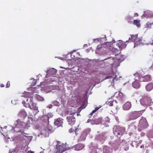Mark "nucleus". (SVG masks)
<instances>
[{"label":"nucleus","mask_w":153,"mask_h":153,"mask_svg":"<svg viewBox=\"0 0 153 153\" xmlns=\"http://www.w3.org/2000/svg\"><path fill=\"white\" fill-rule=\"evenodd\" d=\"M18 115L23 117H25L27 115L26 113L24 110L21 111L18 113Z\"/></svg>","instance_id":"obj_19"},{"label":"nucleus","mask_w":153,"mask_h":153,"mask_svg":"<svg viewBox=\"0 0 153 153\" xmlns=\"http://www.w3.org/2000/svg\"><path fill=\"white\" fill-rule=\"evenodd\" d=\"M90 118H91V117L90 116H89V117Z\"/></svg>","instance_id":"obj_55"},{"label":"nucleus","mask_w":153,"mask_h":153,"mask_svg":"<svg viewBox=\"0 0 153 153\" xmlns=\"http://www.w3.org/2000/svg\"><path fill=\"white\" fill-rule=\"evenodd\" d=\"M74 132L76 135H77L80 133L79 129L78 128H74Z\"/></svg>","instance_id":"obj_27"},{"label":"nucleus","mask_w":153,"mask_h":153,"mask_svg":"<svg viewBox=\"0 0 153 153\" xmlns=\"http://www.w3.org/2000/svg\"><path fill=\"white\" fill-rule=\"evenodd\" d=\"M36 98L38 100L40 101H43L44 100L43 97L38 94L36 95Z\"/></svg>","instance_id":"obj_22"},{"label":"nucleus","mask_w":153,"mask_h":153,"mask_svg":"<svg viewBox=\"0 0 153 153\" xmlns=\"http://www.w3.org/2000/svg\"><path fill=\"white\" fill-rule=\"evenodd\" d=\"M116 77L117 76L113 73L111 74V76H107L106 79H110L114 78L113 79V82H114V80H117V78Z\"/></svg>","instance_id":"obj_18"},{"label":"nucleus","mask_w":153,"mask_h":153,"mask_svg":"<svg viewBox=\"0 0 153 153\" xmlns=\"http://www.w3.org/2000/svg\"><path fill=\"white\" fill-rule=\"evenodd\" d=\"M152 43L153 44V42H152Z\"/></svg>","instance_id":"obj_56"},{"label":"nucleus","mask_w":153,"mask_h":153,"mask_svg":"<svg viewBox=\"0 0 153 153\" xmlns=\"http://www.w3.org/2000/svg\"><path fill=\"white\" fill-rule=\"evenodd\" d=\"M33 97H30L27 99L26 101L29 106L31 104V106H30V108L34 110V115H35L39 111L38 110V107L36 106V103H33Z\"/></svg>","instance_id":"obj_2"},{"label":"nucleus","mask_w":153,"mask_h":153,"mask_svg":"<svg viewBox=\"0 0 153 153\" xmlns=\"http://www.w3.org/2000/svg\"><path fill=\"white\" fill-rule=\"evenodd\" d=\"M149 134H148V136H149Z\"/></svg>","instance_id":"obj_53"},{"label":"nucleus","mask_w":153,"mask_h":153,"mask_svg":"<svg viewBox=\"0 0 153 153\" xmlns=\"http://www.w3.org/2000/svg\"><path fill=\"white\" fill-rule=\"evenodd\" d=\"M90 121H91V124H93L94 123V124H97V123H96V122H97L96 120H91L90 119H88V123Z\"/></svg>","instance_id":"obj_24"},{"label":"nucleus","mask_w":153,"mask_h":153,"mask_svg":"<svg viewBox=\"0 0 153 153\" xmlns=\"http://www.w3.org/2000/svg\"><path fill=\"white\" fill-rule=\"evenodd\" d=\"M136 79L132 83L133 87L136 89H138L140 88V84L139 83L138 80H137L138 77H136Z\"/></svg>","instance_id":"obj_13"},{"label":"nucleus","mask_w":153,"mask_h":153,"mask_svg":"<svg viewBox=\"0 0 153 153\" xmlns=\"http://www.w3.org/2000/svg\"><path fill=\"white\" fill-rule=\"evenodd\" d=\"M74 131V128H70L69 130V132L70 133H71Z\"/></svg>","instance_id":"obj_33"},{"label":"nucleus","mask_w":153,"mask_h":153,"mask_svg":"<svg viewBox=\"0 0 153 153\" xmlns=\"http://www.w3.org/2000/svg\"><path fill=\"white\" fill-rule=\"evenodd\" d=\"M49 72H53V71H51V70H49ZM54 72L53 74H52V75H55L56 73H55V71H54Z\"/></svg>","instance_id":"obj_38"},{"label":"nucleus","mask_w":153,"mask_h":153,"mask_svg":"<svg viewBox=\"0 0 153 153\" xmlns=\"http://www.w3.org/2000/svg\"><path fill=\"white\" fill-rule=\"evenodd\" d=\"M151 100L148 97L144 96L140 100L141 104L143 106H149L151 104Z\"/></svg>","instance_id":"obj_6"},{"label":"nucleus","mask_w":153,"mask_h":153,"mask_svg":"<svg viewBox=\"0 0 153 153\" xmlns=\"http://www.w3.org/2000/svg\"><path fill=\"white\" fill-rule=\"evenodd\" d=\"M131 106V102H127L123 105V108L124 110H129Z\"/></svg>","instance_id":"obj_15"},{"label":"nucleus","mask_w":153,"mask_h":153,"mask_svg":"<svg viewBox=\"0 0 153 153\" xmlns=\"http://www.w3.org/2000/svg\"><path fill=\"white\" fill-rule=\"evenodd\" d=\"M114 52L115 55H117L120 53L119 51L117 49L115 48L114 51Z\"/></svg>","instance_id":"obj_28"},{"label":"nucleus","mask_w":153,"mask_h":153,"mask_svg":"<svg viewBox=\"0 0 153 153\" xmlns=\"http://www.w3.org/2000/svg\"><path fill=\"white\" fill-rule=\"evenodd\" d=\"M52 103L54 105L56 106H59L60 105V104L59 102L57 101H53Z\"/></svg>","instance_id":"obj_25"},{"label":"nucleus","mask_w":153,"mask_h":153,"mask_svg":"<svg viewBox=\"0 0 153 153\" xmlns=\"http://www.w3.org/2000/svg\"><path fill=\"white\" fill-rule=\"evenodd\" d=\"M148 126V124L146 118L143 117L139 120L138 130L139 131H141L146 128Z\"/></svg>","instance_id":"obj_3"},{"label":"nucleus","mask_w":153,"mask_h":153,"mask_svg":"<svg viewBox=\"0 0 153 153\" xmlns=\"http://www.w3.org/2000/svg\"><path fill=\"white\" fill-rule=\"evenodd\" d=\"M99 108L96 107L95 108V109L96 110V111L97 110L99 109Z\"/></svg>","instance_id":"obj_45"},{"label":"nucleus","mask_w":153,"mask_h":153,"mask_svg":"<svg viewBox=\"0 0 153 153\" xmlns=\"http://www.w3.org/2000/svg\"><path fill=\"white\" fill-rule=\"evenodd\" d=\"M17 129H18V128L17 129V131H19L20 130V131H22L20 129H19V130H18Z\"/></svg>","instance_id":"obj_50"},{"label":"nucleus","mask_w":153,"mask_h":153,"mask_svg":"<svg viewBox=\"0 0 153 153\" xmlns=\"http://www.w3.org/2000/svg\"><path fill=\"white\" fill-rule=\"evenodd\" d=\"M128 149V147H125V150L126 151Z\"/></svg>","instance_id":"obj_39"},{"label":"nucleus","mask_w":153,"mask_h":153,"mask_svg":"<svg viewBox=\"0 0 153 153\" xmlns=\"http://www.w3.org/2000/svg\"><path fill=\"white\" fill-rule=\"evenodd\" d=\"M140 148H144V145H142L140 146Z\"/></svg>","instance_id":"obj_40"},{"label":"nucleus","mask_w":153,"mask_h":153,"mask_svg":"<svg viewBox=\"0 0 153 153\" xmlns=\"http://www.w3.org/2000/svg\"><path fill=\"white\" fill-rule=\"evenodd\" d=\"M24 134L23 133V134H22V135H24L25 137H28V136H27V135H28V134Z\"/></svg>","instance_id":"obj_37"},{"label":"nucleus","mask_w":153,"mask_h":153,"mask_svg":"<svg viewBox=\"0 0 153 153\" xmlns=\"http://www.w3.org/2000/svg\"><path fill=\"white\" fill-rule=\"evenodd\" d=\"M16 126H15L14 128V131L16 132H20L21 133V134H27V133H25L24 131H21L20 130L19 131H17V129L18 127L20 128H22L26 126L25 123L23 121H22L20 119L18 120L16 123Z\"/></svg>","instance_id":"obj_4"},{"label":"nucleus","mask_w":153,"mask_h":153,"mask_svg":"<svg viewBox=\"0 0 153 153\" xmlns=\"http://www.w3.org/2000/svg\"><path fill=\"white\" fill-rule=\"evenodd\" d=\"M113 101H110L108 102V105L110 106H112L113 105Z\"/></svg>","instance_id":"obj_31"},{"label":"nucleus","mask_w":153,"mask_h":153,"mask_svg":"<svg viewBox=\"0 0 153 153\" xmlns=\"http://www.w3.org/2000/svg\"><path fill=\"white\" fill-rule=\"evenodd\" d=\"M27 153H33V152L29 151Z\"/></svg>","instance_id":"obj_46"},{"label":"nucleus","mask_w":153,"mask_h":153,"mask_svg":"<svg viewBox=\"0 0 153 153\" xmlns=\"http://www.w3.org/2000/svg\"><path fill=\"white\" fill-rule=\"evenodd\" d=\"M147 12L145 11L144 13V14L142 16V18H144L145 17H146L147 16L148 17L149 16V15L146 13Z\"/></svg>","instance_id":"obj_26"},{"label":"nucleus","mask_w":153,"mask_h":153,"mask_svg":"<svg viewBox=\"0 0 153 153\" xmlns=\"http://www.w3.org/2000/svg\"><path fill=\"white\" fill-rule=\"evenodd\" d=\"M52 105H49L48 106V108H52Z\"/></svg>","instance_id":"obj_36"},{"label":"nucleus","mask_w":153,"mask_h":153,"mask_svg":"<svg viewBox=\"0 0 153 153\" xmlns=\"http://www.w3.org/2000/svg\"><path fill=\"white\" fill-rule=\"evenodd\" d=\"M63 123L62 120L60 118H58L55 120L54 124L57 127H59L62 125Z\"/></svg>","instance_id":"obj_14"},{"label":"nucleus","mask_w":153,"mask_h":153,"mask_svg":"<svg viewBox=\"0 0 153 153\" xmlns=\"http://www.w3.org/2000/svg\"><path fill=\"white\" fill-rule=\"evenodd\" d=\"M90 153H93L92 152H91Z\"/></svg>","instance_id":"obj_54"},{"label":"nucleus","mask_w":153,"mask_h":153,"mask_svg":"<svg viewBox=\"0 0 153 153\" xmlns=\"http://www.w3.org/2000/svg\"><path fill=\"white\" fill-rule=\"evenodd\" d=\"M116 95L117 98L120 99H122L123 96V94L120 92H119L117 93L116 94Z\"/></svg>","instance_id":"obj_20"},{"label":"nucleus","mask_w":153,"mask_h":153,"mask_svg":"<svg viewBox=\"0 0 153 153\" xmlns=\"http://www.w3.org/2000/svg\"><path fill=\"white\" fill-rule=\"evenodd\" d=\"M30 94V93H29V92H27V94Z\"/></svg>","instance_id":"obj_52"},{"label":"nucleus","mask_w":153,"mask_h":153,"mask_svg":"<svg viewBox=\"0 0 153 153\" xmlns=\"http://www.w3.org/2000/svg\"><path fill=\"white\" fill-rule=\"evenodd\" d=\"M134 126V128L136 129V126L134 125V123H131L130 125V126Z\"/></svg>","instance_id":"obj_34"},{"label":"nucleus","mask_w":153,"mask_h":153,"mask_svg":"<svg viewBox=\"0 0 153 153\" xmlns=\"http://www.w3.org/2000/svg\"><path fill=\"white\" fill-rule=\"evenodd\" d=\"M36 84V82H35V83H34L33 84V85H35Z\"/></svg>","instance_id":"obj_51"},{"label":"nucleus","mask_w":153,"mask_h":153,"mask_svg":"<svg viewBox=\"0 0 153 153\" xmlns=\"http://www.w3.org/2000/svg\"><path fill=\"white\" fill-rule=\"evenodd\" d=\"M96 110L94 109V110H93L92 112H91L93 114L95 112H96Z\"/></svg>","instance_id":"obj_42"},{"label":"nucleus","mask_w":153,"mask_h":153,"mask_svg":"<svg viewBox=\"0 0 153 153\" xmlns=\"http://www.w3.org/2000/svg\"><path fill=\"white\" fill-rule=\"evenodd\" d=\"M91 131V130L90 128H88L82 132V135H81L80 137L81 139L82 140H84L85 139L87 135L88 134H89Z\"/></svg>","instance_id":"obj_12"},{"label":"nucleus","mask_w":153,"mask_h":153,"mask_svg":"<svg viewBox=\"0 0 153 153\" xmlns=\"http://www.w3.org/2000/svg\"><path fill=\"white\" fill-rule=\"evenodd\" d=\"M66 150L65 146L64 145L58 144L56 145L55 152L56 153H63Z\"/></svg>","instance_id":"obj_9"},{"label":"nucleus","mask_w":153,"mask_h":153,"mask_svg":"<svg viewBox=\"0 0 153 153\" xmlns=\"http://www.w3.org/2000/svg\"><path fill=\"white\" fill-rule=\"evenodd\" d=\"M153 88V83H150L148 84L146 87V89L147 91H150Z\"/></svg>","instance_id":"obj_17"},{"label":"nucleus","mask_w":153,"mask_h":153,"mask_svg":"<svg viewBox=\"0 0 153 153\" xmlns=\"http://www.w3.org/2000/svg\"><path fill=\"white\" fill-rule=\"evenodd\" d=\"M133 24L136 25L137 27H139L140 26V21L137 20H134L133 21Z\"/></svg>","instance_id":"obj_21"},{"label":"nucleus","mask_w":153,"mask_h":153,"mask_svg":"<svg viewBox=\"0 0 153 153\" xmlns=\"http://www.w3.org/2000/svg\"><path fill=\"white\" fill-rule=\"evenodd\" d=\"M22 104L24 105L25 107H27V106H26L25 104H26L25 102V101H23L22 102Z\"/></svg>","instance_id":"obj_35"},{"label":"nucleus","mask_w":153,"mask_h":153,"mask_svg":"<svg viewBox=\"0 0 153 153\" xmlns=\"http://www.w3.org/2000/svg\"><path fill=\"white\" fill-rule=\"evenodd\" d=\"M137 35H131V37L129 38V40L130 42H133L134 43L135 42L140 41L139 39L137 37Z\"/></svg>","instance_id":"obj_10"},{"label":"nucleus","mask_w":153,"mask_h":153,"mask_svg":"<svg viewBox=\"0 0 153 153\" xmlns=\"http://www.w3.org/2000/svg\"><path fill=\"white\" fill-rule=\"evenodd\" d=\"M118 45L119 46V47L120 48H123L124 47L126 46L125 43L124 42H120L118 43Z\"/></svg>","instance_id":"obj_23"},{"label":"nucleus","mask_w":153,"mask_h":153,"mask_svg":"<svg viewBox=\"0 0 153 153\" xmlns=\"http://www.w3.org/2000/svg\"><path fill=\"white\" fill-rule=\"evenodd\" d=\"M103 151V153H112V149L107 146H105L104 147Z\"/></svg>","instance_id":"obj_16"},{"label":"nucleus","mask_w":153,"mask_h":153,"mask_svg":"<svg viewBox=\"0 0 153 153\" xmlns=\"http://www.w3.org/2000/svg\"><path fill=\"white\" fill-rule=\"evenodd\" d=\"M134 76L135 78L138 77V79L140 82H147L150 80L151 76L150 75L142 76L140 74L136 73L135 74Z\"/></svg>","instance_id":"obj_5"},{"label":"nucleus","mask_w":153,"mask_h":153,"mask_svg":"<svg viewBox=\"0 0 153 153\" xmlns=\"http://www.w3.org/2000/svg\"><path fill=\"white\" fill-rule=\"evenodd\" d=\"M132 19L133 18L131 17L128 16L126 20L128 23H130L131 22V20H132Z\"/></svg>","instance_id":"obj_29"},{"label":"nucleus","mask_w":153,"mask_h":153,"mask_svg":"<svg viewBox=\"0 0 153 153\" xmlns=\"http://www.w3.org/2000/svg\"><path fill=\"white\" fill-rule=\"evenodd\" d=\"M145 111V110H143L140 111H134L131 112L129 113L128 116L127 120L130 121L137 119L141 116Z\"/></svg>","instance_id":"obj_1"},{"label":"nucleus","mask_w":153,"mask_h":153,"mask_svg":"<svg viewBox=\"0 0 153 153\" xmlns=\"http://www.w3.org/2000/svg\"><path fill=\"white\" fill-rule=\"evenodd\" d=\"M151 68L153 70V63L152 65L151 66Z\"/></svg>","instance_id":"obj_48"},{"label":"nucleus","mask_w":153,"mask_h":153,"mask_svg":"<svg viewBox=\"0 0 153 153\" xmlns=\"http://www.w3.org/2000/svg\"><path fill=\"white\" fill-rule=\"evenodd\" d=\"M138 16V14L137 13H135L134 14V16Z\"/></svg>","instance_id":"obj_44"},{"label":"nucleus","mask_w":153,"mask_h":153,"mask_svg":"<svg viewBox=\"0 0 153 153\" xmlns=\"http://www.w3.org/2000/svg\"><path fill=\"white\" fill-rule=\"evenodd\" d=\"M0 87H4V85L3 84H1L0 85Z\"/></svg>","instance_id":"obj_41"},{"label":"nucleus","mask_w":153,"mask_h":153,"mask_svg":"<svg viewBox=\"0 0 153 153\" xmlns=\"http://www.w3.org/2000/svg\"><path fill=\"white\" fill-rule=\"evenodd\" d=\"M85 147L84 145L82 143H78L74 146L72 148L76 151H79L83 149Z\"/></svg>","instance_id":"obj_11"},{"label":"nucleus","mask_w":153,"mask_h":153,"mask_svg":"<svg viewBox=\"0 0 153 153\" xmlns=\"http://www.w3.org/2000/svg\"><path fill=\"white\" fill-rule=\"evenodd\" d=\"M75 114V113L74 112H71L70 113L69 116L67 117L66 120L69 125L72 126L75 124L76 118L73 116Z\"/></svg>","instance_id":"obj_8"},{"label":"nucleus","mask_w":153,"mask_h":153,"mask_svg":"<svg viewBox=\"0 0 153 153\" xmlns=\"http://www.w3.org/2000/svg\"><path fill=\"white\" fill-rule=\"evenodd\" d=\"M45 117H46V118L47 119V120H48V117L47 116H45Z\"/></svg>","instance_id":"obj_49"},{"label":"nucleus","mask_w":153,"mask_h":153,"mask_svg":"<svg viewBox=\"0 0 153 153\" xmlns=\"http://www.w3.org/2000/svg\"><path fill=\"white\" fill-rule=\"evenodd\" d=\"M96 110L94 109V110H93L92 112H91L93 114L95 112H96Z\"/></svg>","instance_id":"obj_43"},{"label":"nucleus","mask_w":153,"mask_h":153,"mask_svg":"<svg viewBox=\"0 0 153 153\" xmlns=\"http://www.w3.org/2000/svg\"><path fill=\"white\" fill-rule=\"evenodd\" d=\"M93 114L91 112L89 114V115H90L91 116Z\"/></svg>","instance_id":"obj_47"},{"label":"nucleus","mask_w":153,"mask_h":153,"mask_svg":"<svg viewBox=\"0 0 153 153\" xmlns=\"http://www.w3.org/2000/svg\"><path fill=\"white\" fill-rule=\"evenodd\" d=\"M19 148H15L13 152V153H20V152H19Z\"/></svg>","instance_id":"obj_30"},{"label":"nucleus","mask_w":153,"mask_h":153,"mask_svg":"<svg viewBox=\"0 0 153 153\" xmlns=\"http://www.w3.org/2000/svg\"><path fill=\"white\" fill-rule=\"evenodd\" d=\"M113 131L114 134L118 137L122 136L124 132V129L119 126H114L113 128Z\"/></svg>","instance_id":"obj_7"},{"label":"nucleus","mask_w":153,"mask_h":153,"mask_svg":"<svg viewBox=\"0 0 153 153\" xmlns=\"http://www.w3.org/2000/svg\"><path fill=\"white\" fill-rule=\"evenodd\" d=\"M10 86V82L9 81H8L6 85V88H9Z\"/></svg>","instance_id":"obj_32"}]
</instances>
